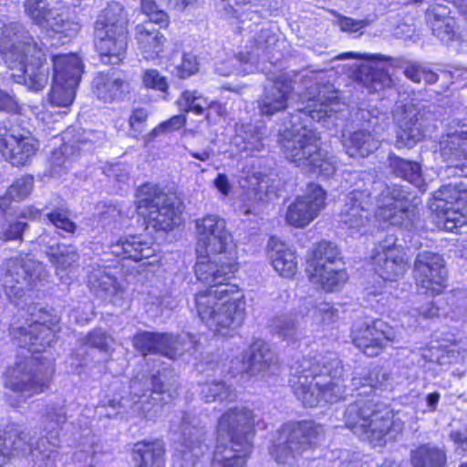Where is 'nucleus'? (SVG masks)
<instances>
[{"label":"nucleus","instance_id":"nucleus-30","mask_svg":"<svg viewBox=\"0 0 467 467\" xmlns=\"http://www.w3.org/2000/svg\"><path fill=\"white\" fill-rule=\"evenodd\" d=\"M396 119L400 128L395 143L398 149H411L424 138L426 119L415 105H403Z\"/></svg>","mask_w":467,"mask_h":467},{"label":"nucleus","instance_id":"nucleus-52","mask_svg":"<svg viewBox=\"0 0 467 467\" xmlns=\"http://www.w3.org/2000/svg\"><path fill=\"white\" fill-rule=\"evenodd\" d=\"M451 350H448L443 345H431L429 348H420L418 353H414L416 357H420L418 360V366L424 367L425 363H437L439 365H444L450 363V353Z\"/></svg>","mask_w":467,"mask_h":467},{"label":"nucleus","instance_id":"nucleus-50","mask_svg":"<svg viewBox=\"0 0 467 467\" xmlns=\"http://www.w3.org/2000/svg\"><path fill=\"white\" fill-rule=\"evenodd\" d=\"M384 116L377 109L358 108L351 114V122L354 128L366 130L379 133L381 130L380 121Z\"/></svg>","mask_w":467,"mask_h":467},{"label":"nucleus","instance_id":"nucleus-32","mask_svg":"<svg viewBox=\"0 0 467 467\" xmlns=\"http://www.w3.org/2000/svg\"><path fill=\"white\" fill-rule=\"evenodd\" d=\"M93 93L104 103L123 100L130 93V84L123 75L113 68L101 71L93 79Z\"/></svg>","mask_w":467,"mask_h":467},{"label":"nucleus","instance_id":"nucleus-46","mask_svg":"<svg viewBox=\"0 0 467 467\" xmlns=\"http://www.w3.org/2000/svg\"><path fill=\"white\" fill-rule=\"evenodd\" d=\"M345 265L337 245L327 240L320 241L313 249L312 257L307 261V266Z\"/></svg>","mask_w":467,"mask_h":467},{"label":"nucleus","instance_id":"nucleus-6","mask_svg":"<svg viewBox=\"0 0 467 467\" xmlns=\"http://www.w3.org/2000/svg\"><path fill=\"white\" fill-rule=\"evenodd\" d=\"M66 400L58 399L47 405L42 416L45 435L36 442L23 423L10 419L0 420V467L5 465L15 453L29 450L37 467H62L57 450L60 444V431L67 422Z\"/></svg>","mask_w":467,"mask_h":467},{"label":"nucleus","instance_id":"nucleus-12","mask_svg":"<svg viewBox=\"0 0 467 467\" xmlns=\"http://www.w3.org/2000/svg\"><path fill=\"white\" fill-rule=\"evenodd\" d=\"M226 275L214 280H199L208 285L195 295V306L200 319L215 334L229 336L238 328L245 317L246 302L234 277Z\"/></svg>","mask_w":467,"mask_h":467},{"label":"nucleus","instance_id":"nucleus-21","mask_svg":"<svg viewBox=\"0 0 467 467\" xmlns=\"http://www.w3.org/2000/svg\"><path fill=\"white\" fill-rule=\"evenodd\" d=\"M443 161H451L445 172L448 176L467 177V119H452L439 141Z\"/></svg>","mask_w":467,"mask_h":467},{"label":"nucleus","instance_id":"nucleus-28","mask_svg":"<svg viewBox=\"0 0 467 467\" xmlns=\"http://www.w3.org/2000/svg\"><path fill=\"white\" fill-rule=\"evenodd\" d=\"M229 372L233 376L242 373L250 377L264 378L278 370L277 358L269 344L263 339L254 340L244 351L240 369L234 367V360H232Z\"/></svg>","mask_w":467,"mask_h":467},{"label":"nucleus","instance_id":"nucleus-44","mask_svg":"<svg viewBox=\"0 0 467 467\" xmlns=\"http://www.w3.org/2000/svg\"><path fill=\"white\" fill-rule=\"evenodd\" d=\"M265 128L263 125H243L241 131L234 138V143L242 152H260L265 149L264 138Z\"/></svg>","mask_w":467,"mask_h":467},{"label":"nucleus","instance_id":"nucleus-59","mask_svg":"<svg viewBox=\"0 0 467 467\" xmlns=\"http://www.w3.org/2000/svg\"><path fill=\"white\" fill-rule=\"evenodd\" d=\"M46 216L57 229L64 233L74 234L77 230V224L59 209L47 213Z\"/></svg>","mask_w":467,"mask_h":467},{"label":"nucleus","instance_id":"nucleus-5","mask_svg":"<svg viewBox=\"0 0 467 467\" xmlns=\"http://www.w3.org/2000/svg\"><path fill=\"white\" fill-rule=\"evenodd\" d=\"M217 7L226 17H234L240 24L238 32L247 37L244 49L237 56L244 74L262 69L260 63L275 64L280 58L276 55V34L262 23L271 12L269 0H217Z\"/></svg>","mask_w":467,"mask_h":467},{"label":"nucleus","instance_id":"nucleus-60","mask_svg":"<svg viewBox=\"0 0 467 467\" xmlns=\"http://www.w3.org/2000/svg\"><path fill=\"white\" fill-rule=\"evenodd\" d=\"M148 117L149 112L145 108L132 109L129 118V125L133 137L137 138L146 130Z\"/></svg>","mask_w":467,"mask_h":467},{"label":"nucleus","instance_id":"nucleus-63","mask_svg":"<svg viewBox=\"0 0 467 467\" xmlns=\"http://www.w3.org/2000/svg\"><path fill=\"white\" fill-rule=\"evenodd\" d=\"M105 175L120 184H127L130 180V171L127 165L115 163L105 167Z\"/></svg>","mask_w":467,"mask_h":467},{"label":"nucleus","instance_id":"nucleus-33","mask_svg":"<svg viewBox=\"0 0 467 467\" xmlns=\"http://www.w3.org/2000/svg\"><path fill=\"white\" fill-rule=\"evenodd\" d=\"M294 87L291 79L285 74L278 75L270 85L265 87L259 103L263 116H273L288 107V99Z\"/></svg>","mask_w":467,"mask_h":467},{"label":"nucleus","instance_id":"nucleus-56","mask_svg":"<svg viewBox=\"0 0 467 467\" xmlns=\"http://www.w3.org/2000/svg\"><path fill=\"white\" fill-rule=\"evenodd\" d=\"M74 440L81 451L87 454L94 455L100 450L99 438L94 435L88 428L83 429L79 434H75Z\"/></svg>","mask_w":467,"mask_h":467},{"label":"nucleus","instance_id":"nucleus-55","mask_svg":"<svg viewBox=\"0 0 467 467\" xmlns=\"http://www.w3.org/2000/svg\"><path fill=\"white\" fill-rule=\"evenodd\" d=\"M20 219L17 217L16 220H6L1 225L0 234L3 240H22L24 232L28 228V223Z\"/></svg>","mask_w":467,"mask_h":467},{"label":"nucleus","instance_id":"nucleus-1","mask_svg":"<svg viewBox=\"0 0 467 467\" xmlns=\"http://www.w3.org/2000/svg\"><path fill=\"white\" fill-rule=\"evenodd\" d=\"M323 72H311L304 75L305 78L316 82ZM307 94L298 103L294 112H289V120L280 130L279 142L285 158L302 167L307 172L325 179L330 178L337 170L336 158L320 147V136L311 126L312 121L320 123L331 130L341 125L346 114L345 105L340 103L335 90L329 87L309 86Z\"/></svg>","mask_w":467,"mask_h":467},{"label":"nucleus","instance_id":"nucleus-43","mask_svg":"<svg viewBox=\"0 0 467 467\" xmlns=\"http://www.w3.org/2000/svg\"><path fill=\"white\" fill-rule=\"evenodd\" d=\"M387 161L390 172L395 177L410 182L420 192L426 190L422 168L420 162L406 160L393 152L389 153Z\"/></svg>","mask_w":467,"mask_h":467},{"label":"nucleus","instance_id":"nucleus-36","mask_svg":"<svg viewBox=\"0 0 467 467\" xmlns=\"http://www.w3.org/2000/svg\"><path fill=\"white\" fill-rule=\"evenodd\" d=\"M371 260L375 272L385 282L398 281L408 269L405 251L392 250L388 254H373Z\"/></svg>","mask_w":467,"mask_h":467},{"label":"nucleus","instance_id":"nucleus-40","mask_svg":"<svg viewBox=\"0 0 467 467\" xmlns=\"http://www.w3.org/2000/svg\"><path fill=\"white\" fill-rule=\"evenodd\" d=\"M450 13L448 5L436 2L432 3L426 12L427 22L432 34L442 42H449L455 36V21Z\"/></svg>","mask_w":467,"mask_h":467},{"label":"nucleus","instance_id":"nucleus-18","mask_svg":"<svg viewBox=\"0 0 467 467\" xmlns=\"http://www.w3.org/2000/svg\"><path fill=\"white\" fill-rule=\"evenodd\" d=\"M52 62L54 72L48 99L53 106L67 109L75 99L83 65L76 54L54 55Z\"/></svg>","mask_w":467,"mask_h":467},{"label":"nucleus","instance_id":"nucleus-7","mask_svg":"<svg viewBox=\"0 0 467 467\" xmlns=\"http://www.w3.org/2000/svg\"><path fill=\"white\" fill-rule=\"evenodd\" d=\"M414 277L419 291L428 296L431 301L419 304L403 315L402 323L408 327L423 326V322L440 317H447L451 313L461 312L466 305L465 293L456 289L442 293L447 286L448 271L445 261L438 253L431 251L420 252L414 261Z\"/></svg>","mask_w":467,"mask_h":467},{"label":"nucleus","instance_id":"nucleus-11","mask_svg":"<svg viewBox=\"0 0 467 467\" xmlns=\"http://www.w3.org/2000/svg\"><path fill=\"white\" fill-rule=\"evenodd\" d=\"M197 234L195 275L198 280H214L233 275L238 269L235 253L231 249L232 235L224 219L207 214L195 221Z\"/></svg>","mask_w":467,"mask_h":467},{"label":"nucleus","instance_id":"nucleus-31","mask_svg":"<svg viewBox=\"0 0 467 467\" xmlns=\"http://www.w3.org/2000/svg\"><path fill=\"white\" fill-rule=\"evenodd\" d=\"M97 268L93 267L88 273V285L96 296L107 304L123 306L125 304V291L117 282L111 265H100L96 262Z\"/></svg>","mask_w":467,"mask_h":467},{"label":"nucleus","instance_id":"nucleus-58","mask_svg":"<svg viewBox=\"0 0 467 467\" xmlns=\"http://www.w3.org/2000/svg\"><path fill=\"white\" fill-rule=\"evenodd\" d=\"M187 119L185 114L181 113L178 115H174L169 119L160 123L157 127H155L149 134L148 140H150L161 133L171 132L177 130L183 127L186 124Z\"/></svg>","mask_w":467,"mask_h":467},{"label":"nucleus","instance_id":"nucleus-37","mask_svg":"<svg viewBox=\"0 0 467 467\" xmlns=\"http://www.w3.org/2000/svg\"><path fill=\"white\" fill-rule=\"evenodd\" d=\"M379 133L357 129L353 131H343L342 146L347 154L353 158H365L373 153L380 145Z\"/></svg>","mask_w":467,"mask_h":467},{"label":"nucleus","instance_id":"nucleus-20","mask_svg":"<svg viewBox=\"0 0 467 467\" xmlns=\"http://www.w3.org/2000/svg\"><path fill=\"white\" fill-rule=\"evenodd\" d=\"M133 348L144 358L161 355L176 359L186 352L195 350L193 337L188 334L173 336L170 333L139 331L132 337Z\"/></svg>","mask_w":467,"mask_h":467},{"label":"nucleus","instance_id":"nucleus-22","mask_svg":"<svg viewBox=\"0 0 467 467\" xmlns=\"http://www.w3.org/2000/svg\"><path fill=\"white\" fill-rule=\"evenodd\" d=\"M179 431L181 437L174 457L181 461V467H193L208 450L204 442L205 424L195 414L183 412Z\"/></svg>","mask_w":467,"mask_h":467},{"label":"nucleus","instance_id":"nucleus-35","mask_svg":"<svg viewBox=\"0 0 467 467\" xmlns=\"http://www.w3.org/2000/svg\"><path fill=\"white\" fill-rule=\"evenodd\" d=\"M109 254L121 259L140 262L152 257L156 249L154 244L140 234L121 236L108 243Z\"/></svg>","mask_w":467,"mask_h":467},{"label":"nucleus","instance_id":"nucleus-48","mask_svg":"<svg viewBox=\"0 0 467 467\" xmlns=\"http://www.w3.org/2000/svg\"><path fill=\"white\" fill-rule=\"evenodd\" d=\"M34 189V177L26 174L23 175L8 187L5 196L0 198V209L6 210L9 207L10 201H23L26 199Z\"/></svg>","mask_w":467,"mask_h":467},{"label":"nucleus","instance_id":"nucleus-38","mask_svg":"<svg viewBox=\"0 0 467 467\" xmlns=\"http://www.w3.org/2000/svg\"><path fill=\"white\" fill-rule=\"evenodd\" d=\"M134 467H165V447L161 440H143L130 451Z\"/></svg>","mask_w":467,"mask_h":467},{"label":"nucleus","instance_id":"nucleus-9","mask_svg":"<svg viewBox=\"0 0 467 467\" xmlns=\"http://www.w3.org/2000/svg\"><path fill=\"white\" fill-rule=\"evenodd\" d=\"M0 56L9 69H18L19 73L10 75L14 82L25 84L33 91L47 84L46 53L21 24L10 23L0 28Z\"/></svg>","mask_w":467,"mask_h":467},{"label":"nucleus","instance_id":"nucleus-54","mask_svg":"<svg viewBox=\"0 0 467 467\" xmlns=\"http://www.w3.org/2000/svg\"><path fill=\"white\" fill-rule=\"evenodd\" d=\"M142 84L146 88L159 91L164 97L168 93L169 83L167 78L157 69H146L142 74Z\"/></svg>","mask_w":467,"mask_h":467},{"label":"nucleus","instance_id":"nucleus-42","mask_svg":"<svg viewBox=\"0 0 467 467\" xmlns=\"http://www.w3.org/2000/svg\"><path fill=\"white\" fill-rule=\"evenodd\" d=\"M306 271L310 281L319 285L326 292L340 290L348 278L345 265L307 266Z\"/></svg>","mask_w":467,"mask_h":467},{"label":"nucleus","instance_id":"nucleus-29","mask_svg":"<svg viewBox=\"0 0 467 467\" xmlns=\"http://www.w3.org/2000/svg\"><path fill=\"white\" fill-rule=\"evenodd\" d=\"M25 12L40 28L47 33L60 35V37H72L78 32V25L58 12L48 7L47 0H25Z\"/></svg>","mask_w":467,"mask_h":467},{"label":"nucleus","instance_id":"nucleus-57","mask_svg":"<svg viewBox=\"0 0 467 467\" xmlns=\"http://www.w3.org/2000/svg\"><path fill=\"white\" fill-rule=\"evenodd\" d=\"M366 300L376 312L385 313L389 309L392 298L389 297L387 291L378 292L368 288L366 292Z\"/></svg>","mask_w":467,"mask_h":467},{"label":"nucleus","instance_id":"nucleus-39","mask_svg":"<svg viewBox=\"0 0 467 467\" xmlns=\"http://www.w3.org/2000/svg\"><path fill=\"white\" fill-rule=\"evenodd\" d=\"M135 39L143 57L155 60L163 51L165 36L152 22H144L135 27Z\"/></svg>","mask_w":467,"mask_h":467},{"label":"nucleus","instance_id":"nucleus-4","mask_svg":"<svg viewBox=\"0 0 467 467\" xmlns=\"http://www.w3.org/2000/svg\"><path fill=\"white\" fill-rule=\"evenodd\" d=\"M420 198L408 187L382 181L372 182L370 189L353 190L339 213V223L351 236L370 231L371 211L375 217L390 225L410 231L419 217Z\"/></svg>","mask_w":467,"mask_h":467},{"label":"nucleus","instance_id":"nucleus-10","mask_svg":"<svg viewBox=\"0 0 467 467\" xmlns=\"http://www.w3.org/2000/svg\"><path fill=\"white\" fill-rule=\"evenodd\" d=\"M166 368L141 373L131 379L130 393L119 389L117 383L108 389L100 400V405L107 410L106 416L114 417L120 413H130L147 420H156L162 414L165 399L164 379Z\"/></svg>","mask_w":467,"mask_h":467},{"label":"nucleus","instance_id":"nucleus-16","mask_svg":"<svg viewBox=\"0 0 467 467\" xmlns=\"http://www.w3.org/2000/svg\"><path fill=\"white\" fill-rule=\"evenodd\" d=\"M94 45L103 64L117 65L124 59L128 29L120 4L111 2L99 14L94 24Z\"/></svg>","mask_w":467,"mask_h":467},{"label":"nucleus","instance_id":"nucleus-64","mask_svg":"<svg viewBox=\"0 0 467 467\" xmlns=\"http://www.w3.org/2000/svg\"><path fill=\"white\" fill-rule=\"evenodd\" d=\"M0 111L11 114H18L20 105L17 99L13 93L5 91L0 88Z\"/></svg>","mask_w":467,"mask_h":467},{"label":"nucleus","instance_id":"nucleus-8","mask_svg":"<svg viewBox=\"0 0 467 467\" xmlns=\"http://www.w3.org/2000/svg\"><path fill=\"white\" fill-rule=\"evenodd\" d=\"M344 368L336 353L304 357L291 366V385L304 406L333 404L346 397Z\"/></svg>","mask_w":467,"mask_h":467},{"label":"nucleus","instance_id":"nucleus-45","mask_svg":"<svg viewBox=\"0 0 467 467\" xmlns=\"http://www.w3.org/2000/svg\"><path fill=\"white\" fill-rule=\"evenodd\" d=\"M412 467H445L447 456L445 451L432 443H425L411 451Z\"/></svg>","mask_w":467,"mask_h":467},{"label":"nucleus","instance_id":"nucleus-47","mask_svg":"<svg viewBox=\"0 0 467 467\" xmlns=\"http://www.w3.org/2000/svg\"><path fill=\"white\" fill-rule=\"evenodd\" d=\"M296 312L283 313L274 317L270 322L271 332L285 340H295L299 331V318Z\"/></svg>","mask_w":467,"mask_h":467},{"label":"nucleus","instance_id":"nucleus-17","mask_svg":"<svg viewBox=\"0 0 467 467\" xmlns=\"http://www.w3.org/2000/svg\"><path fill=\"white\" fill-rule=\"evenodd\" d=\"M323 437V426L313 420L288 421L280 430L285 441L274 445L270 453L278 464L293 466L298 456L316 448Z\"/></svg>","mask_w":467,"mask_h":467},{"label":"nucleus","instance_id":"nucleus-19","mask_svg":"<svg viewBox=\"0 0 467 467\" xmlns=\"http://www.w3.org/2000/svg\"><path fill=\"white\" fill-rule=\"evenodd\" d=\"M38 149L18 116L0 121V152L12 166L28 165Z\"/></svg>","mask_w":467,"mask_h":467},{"label":"nucleus","instance_id":"nucleus-26","mask_svg":"<svg viewBox=\"0 0 467 467\" xmlns=\"http://www.w3.org/2000/svg\"><path fill=\"white\" fill-rule=\"evenodd\" d=\"M327 192L310 182L304 194L297 196L287 207L285 222L296 228H304L313 222L325 208Z\"/></svg>","mask_w":467,"mask_h":467},{"label":"nucleus","instance_id":"nucleus-25","mask_svg":"<svg viewBox=\"0 0 467 467\" xmlns=\"http://www.w3.org/2000/svg\"><path fill=\"white\" fill-rule=\"evenodd\" d=\"M338 58L361 59L355 75L357 80L368 89V93L379 92L390 88L392 84L391 77L382 65L384 62L389 61V57L379 54L344 52L338 56Z\"/></svg>","mask_w":467,"mask_h":467},{"label":"nucleus","instance_id":"nucleus-34","mask_svg":"<svg viewBox=\"0 0 467 467\" xmlns=\"http://www.w3.org/2000/svg\"><path fill=\"white\" fill-rule=\"evenodd\" d=\"M38 244L56 268L57 275L70 270L78 262L79 254L73 245L60 244L56 236L48 233L39 235Z\"/></svg>","mask_w":467,"mask_h":467},{"label":"nucleus","instance_id":"nucleus-61","mask_svg":"<svg viewBox=\"0 0 467 467\" xmlns=\"http://www.w3.org/2000/svg\"><path fill=\"white\" fill-rule=\"evenodd\" d=\"M197 58L192 54L185 53L180 65L176 66L173 73L180 78H187L198 71Z\"/></svg>","mask_w":467,"mask_h":467},{"label":"nucleus","instance_id":"nucleus-27","mask_svg":"<svg viewBox=\"0 0 467 467\" xmlns=\"http://www.w3.org/2000/svg\"><path fill=\"white\" fill-rule=\"evenodd\" d=\"M202 374L205 377L203 381L199 380L201 388L200 396L206 402L232 401L235 398L234 389L226 380L230 368L219 360L211 359L200 365Z\"/></svg>","mask_w":467,"mask_h":467},{"label":"nucleus","instance_id":"nucleus-53","mask_svg":"<svg viewBox=\"0 0 467 467\" xmlns=\"http://www.w3.org/2000/svg\"><path fill=\"white\" fill-rule=\"evenodd\" d=\"M403 73L407 78L414 83H420L423 81L426 84H434L439 79V75L436 72L418 62L408 63Z\"/></svg>","mask_w":467,"mask_h":467},{"label":"nucleus","instance_id":"nucleus-62","mask_svg":"<svg viewBox=\"0 0 467 467\" xmlns=\"http://www.w3.org/2000/svg\"><path fill=\"white\" fill-rule=\"evenodd\" d=\"M316 315L321 322L329 326L339 318V309L328 302H321L316 307Z\"/></svg>","mask_w":467,"mask_h":467},{"label":"nucleus","instance_id":"nucleus-14","mask_svg":"<svg viewBox=\"0 0 467 467\" xmlns=\"http://www.w3.org/2000/svg\"><path fill=\"white\" fill-rule=\"evenodd\" d=\"M137 210L145 219L147 229L167 233L181 223L182 202L167 184L145 182L136 191Z\"/></svg>","mask_w":467,"mask_h":467},{"label":"nucleus","instance_id":"nucleus-2","mask_svg":"<svg viewBox=\"0 0 467 467\" xmlns=\"http://www.w3.org/2000/svg\"><path fill=\"white\" fill-rule=\"evenodd\" d=\"M393 375L380 367L357 368L351 379L355 400L344 412V422L359 440L373 447H382L396 441L402 433L407 415L394 410L380 399L385 392L394 389ZM354 396V394H351Z\"/></svg>","mask_w":467,"mask_h":467},{"label":"nucleus","instance_id":"nucleus-3","mask_svg":"<svg viewBox=\"0 0 467 467\" xmlns=\"http://www.w3.org/2000/svg\"><path fill=\"white\" fill-rule=\"evenodd\" d=\"M42 265L27 256L9 258L4 265L3 281L6 296L18 308L26 311V324L12 327L13 341L32 353H41L56 341L60 317L53 307L27 305V292L36 285Z\"/></svg>","mask_w":467,"mask_h":467},{"label":"nucleus","instance_id":"nucleus-51","mask_svg":"<svg viewBox=\"0 0 467 467\" xmlns=\"http://www.w3.org/2000/svg\"><path fill=\"white\" fill-rule=\"evenodd\" d=\"M176 103L182 112L203 115L208 106V98L203 97L197 90H184Z\"/></svg>","mask_w":467,"mask_h":467},{"label":"nucleus","instance_id":"nucleus-13","mask_svg":"<svg viewBox=\"0 0 467 467\" xmlns=\"http://www.w3.org/2000/svg\"><path fill=\"white\" fill-rule=\"evenodd\" d=\"M254 436L253 411L244 407L229 409L218 420L211 467H244L253 450Z\"/></svg>","mask_w":467,"mask_h":467},{"label":"nucleus","instance_id":"nucleus-24","mask_svg":"<svg viewBox=\"0 0 467 467\" xmlns=\"http://www.w3.org/2000/svg\"><path fill=\"white\" fill-rule=\"evenodd\" d=\"M431 207L443 213L444 226L450 231L461 227L467 217V188L462 183L441 185L433 192Z\"/></svg>","mask_w":467,"mask_h":467},{"label":"nucleus","instance_id":"nucleus-15","mask_svg":"<svg viewBox=\"0 0 467 467\" xmlns=\"http://www.w3.org/2000/svg\"><path fill=\"white\" fill-rule=\"evenodd\" d=\"M53 372L52 363L41 362L38 358H25L5 368L1 376L2 384L16 395L14 399L7 397L9 405L19 407L27 399L44 392Z\"/></svg>","mask_w":467,"mask_h":467},{"label":"nucleus","instance_id":"nucleus-49","mask_svg":"<svg viewBox=\"0 0 467 467\" xmlns=\"http://www.w3.org/2000/svg\"><path fill=\"white\" fill-rule=\"evenodd\" d=\"M109 336L101 328H95L88 332L81 340L82 347L79 348L76 355L84 356L88 354L86 347L96 348L102 355L98 362H106L109 357Z\"/></svg>","mask_w":467,"mask_h":467},{"label":"nucleus","instance_id":"nucleus-41","mask_svg":"<svg viewBox=\"0 0 467 467\" xmlns=\"http://www.w3.org/2000/svg\"><path fill=\"white\" fill-rule=\"evenodd\" d=\"M269 258L274 269L284 277H292L297 269V258L295 250L275 237L268 241Z\"/></svg>","mask_w":467,"mask_h":467},{"label":"nucleus","instance_id":"nucleus-23","mask_svg":"<svg viewBox=\"0 0 467 467\" xmlns=\"http://www.w3.org/2000/svg\"><path fill=\"white\" fill-rule=\"evenodd\" d=\"M396 337L395 328L380 318L356 321L351 329L353 344L368 357L379 355Z\"/></svg>","mask_w":467,"mask_h":467}]
</instances>
